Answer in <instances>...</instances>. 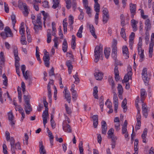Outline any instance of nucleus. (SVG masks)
Listing matches in <instances>:
<instances>
[{
	"label": "nucleus",
	"instance_id": "obj_11",
	"mask_svg": "<svg viewBox=\"0 0 154 154\" xmlns=\"http://www.w3.org/2000/svg\"><path fill=\"white\" fill-rule=\"evenodd\" d=\"M24 106L25 107L24 109L26 114H29L30 113V112L32 110L30 103H25L24 104Z\"/></svg>",
	"mask_w": 154,
	"mask_h": 154
},
{
	"label": "nucleus",
	"instance_id": "obj_39",
	"mask_svg": "<svg viewBox=\"0 0 154 154\" xmlns=\"http://www.w3.org/2000/svg\"><path fill=\"white\" fill-rule=\"evenodd\" d=\"M49 116H47L46 115H42V117L43 120V123L44 124V125L45 127V125L46 123H47V118Z\"/></svg>",
	"mask_w": 154,
	"mask_h": 154
},
{
	"label": "nucleus",
	"instance_id": "obj_4",
	"mask_svg": "<svg viewBox=\"0 0 154 154\" xmlns=\"http://www.w3.org/2000/svg\"><path fill=\"white\" fill-rule=\"evenodd\" d=\"M154 33H152L151 35V43L149 44V57L151 58L152 57V53L153 48L154 46Z\"/></svg>",
	"mask_w": 154,
	"mask_h": 154
},
{
	"label": "nucleus",
	"instance_id": "obj_50",
	"mask_svg": "<svg viewBox=\"0 0 154 154\" xmlns=\"http://www.w3.org/2000/svg\"><path fill=\"white\" fill-rule=\"evenodd\" d=\"M97 138L98 142L100 144L101 143L102 138L100 134H97Z\"/></svg>",
	"mask_w": 154,
	"mask_h": 154
},
{
	"label": "nucleus",
	"instance_id": "obj_45",
	"mask_svg": "<svg viewBox=\"0 0 154 154\" xmlns=\"http://www.w3.org/2000/svg\"><path fill=\"white\" fill-rule=\"evenodd\" d=\"M103 16H109L108 11L107 8H104L103 10Z\"/></svg>",
	"mask_w": 154,
	"mask_h": 154
},
{
	"label": "nucleus",
	"instance_id": "obj_37",
	"mask_svg": "<svg viewBox=\"0 0 154 154\" xmlns=\"http://www.w3.org/2000/svg\"><path fill=\"white\" fill-rule=\"evenodd\" d=\"M20 41L21 44L23 45H26L27 44V42L26 41V38L25 35H22L21 36Z\"/></svg>",
	"mask_w": 154,
	"mask_h": 154
},
{
	"label": "nucleus",
	"instance_id": "obj_2",
	"mask_svg": "<svg viewBox=\"0 0 154 154\" xmlns=\"http://www.w3.org/2000/svg\"><path fill=\"white\" fill-rule=\"evenodd\" d=\"M142 77L146 84H147L149 80L150 79V75L147 74V69L146 68H144L142 71Z\"/></svg>",
	"mask_w": 154,
	"mask_h": 154
},
{
	"label": "nucleus",
	"instance_id": "obj_19",
	"mask_svg": "<svg viewBox=\"0 0 154 154\" xmlns=\"http://www.w3.org/2000/svg\"><path fill=\"white\" fill-rule=\"evenodd\" d=\"M63 129L65 131L68 133L72 132V128L70 126L66 123L65 125L63 126Z\"/></svg>",
	"mask_w": 154,
	"mask_h": 154
},
{
	"label": "nucleus",
	"instance_id": "obj_31",
	"mask_svg": "<svg viewBox=\"0 0 154 154\" xmlns=\"http://www.w3.org/2000/svg\"><path fill=\"white\" fill-rule=\"evenodd\" d=\"M120 34L121 36L126 41V35L125 32V29L123 28L121 29Z\"/></svg>",
	"mask_w": 154,
	"mask_h": 154
},
{
	"label": "nucleus",
	"instance_id": "obj_54",
	"mask_svg": "<svg viewBox=\"0 0 154 154\" xmlns=\"http://www.w3.org/2000/svg\"><path fill=\"white\" fill-rule=\"evenodd\" d=\"M37 3L38 2H35V3H34L33 4L34 8L37 11H38L39 10V8L38 6V5L37 4Z\"/></svg>",
	"mask_w": 154,
	"mask_h": 154
},
{
	"label": "nucleus",
	"instance_id": "obj_20",
	"mask_svg": "<svg viewBox=\"0 0 154 154\" xmlns=\"http://www.w3.org/2000/svg\"><path fill=\"white\" fill-rule=\"evenodd\" d=\"M145 29L150 30L151 28V25L150 20L147 19L145 21Z\"/></svg>",
	"mask_w": 154,
	"mask_h": 154
},
{
	"label": "nucleus",
	"instance_id": "obj_36",
	"mask_svg": "<svg viewBox=\"0 0 154 154\" xmlns=\"http://www.w3.org/2000/svg\"><path fill=\"white\" fill-rule=\"evenodd\" d=\"M30 98L31 97L30 95H24V99L25 102V103H30Z\"/></svg>",
	"mask_w": 154,
	"mask_h": 154
},
{
	"label": "nucleus",
	"instance_id": "obj_44",
	"mask_svg": "<svg viewBox=\"0 0 154 154\" xmlns=\"http://www.w3.org/2000/svg\"><path fill=\"white\" fill-rule=\"evenodd\" d=\"M109 19V16H103V21L104 24L107 23Z\"/></svg>",
	"mask_w": 154,
	"mask_h": 154
},
{
	"label": "nucleus",
	"instance_id": "obj_15",
	"mask_svg": "<svg viewBox=\"0 0 154 154\" xmlns=\"http://www.w3.org/2000/svg\"><path fill=\"white\" fill-rule=\"evenodd\" d=\"M92 118L93 121V125L94 128H96L97 127L98 122V116L97 115H94L92 117Z\"/></svg>",
	"mask_w": 154,
	"mask_h": 154
},
{
	"label": "nucleus",
	"instance_id": "obj_64",
	"mask_svg": "<svg viewBox=\"0 0 154 154\" xmlns=\"http://www.w3.org/2000/svg\"><path fill=\"white\" fill-rule=\"evenodd\" d=\"M78 75L77 72H76L75 75L73 76V77L75 79V81L79 82V78L78 77Z\"/></svg>",
	"mask_w": 154,
	"mask_h": 154
},
{
	"label": "nucleus",
	"instance_id": "obj_9",
	"mask_svg": "<svg viewBox=\"0 0 154 154\" xmlns=\"http://www.w3.org/2000/svg\"><path fill=\"white\" fill-rule=\"evenodd\" d=\"M32 22L34 25V29L35 32L38 33L39 30V29L41 30L42 29V24L36 23L35 21L32 20Z\"/></svg>",
	"mask_w": 154,
	"mask_h": 154
},
{
	"label": "nucleus",
	"instance_id": "obj_18",
	"mask_svg": "<svg viewBox=\"0 0 154 154\" xmlns=\"http://www.w3.org/2000/svg\"><path fill=\"white\" fill-rule=\"evenodd\" d=\"M39 152L40 154H46V151L45 149L42 141L39 142Z\"/></svg>",
	"mask_w": 154,
	"mask_h": 154
},
{
	"label": "nucleus",
	"instance_id": "obj_3",
	"mask_svg": "<svg viewBox=\"0 0 154 154\" xmlns=\"http://www.w3.org/2000/svg\"><path fill=\"white\" fill-rule=\"evenodd\" d=\"M13 51L15 59V66L16 68H19L20 63L19 61L20 60V58L18 56V51L17 46H14V47Z\"/></svg>",
	"mask_w": 154,
	"mask_h": 154
},
{
	"label": "nucleus",
	"instance_id": "obj_38",
	"mask_svg": "<svg viewBox=\"0 0 154 154\" xmlns=\"http://www.w3.org/2000/svg\"><path fill=\"white\" fill-rule=\"evenodd\" d=\"M41 13L44 16L43 19L44 21H45L46 19L49 17V14L47 13H46L44 11H41Z\"/></svg>",
	"mask_w": 154,
	"mask_h": 154
},
{
	"label": "nucleus",
	"instance_id": "obj_49",
	"mask_svg": "<svg viewBox=\"0 0 154 154\" xmlns=\"http://www.w3.org/2000/svg\"><path fill=\"white\" fill-rule=\"evenodd\" d=\"M48 136L50 138V140H53L54 139V136L52 135V133L50 131H49L48 129Z\"/></svg>",
	"mask_w": 154,
	"mask_h": 154
},
{
	"label": "nucleus",
	"instance_id": "obj_63",
	"mask_svg": "<svg viewBox=\"0 0 154 154\" xmlns=\"http://www.w3.org/2000/svg\"><path fill=\"white\" fill-rule=\"evenodd\" d=\"M24 139H25L26 143V145L28 144V140L29 139V136L27 133H25L24 135Z\"/></svg>",
	"mask_w": 154,
	"mask_h": 154
},
{
	"label": "nucleus",
	"instance_id": "obj_10",
	"mask_svg": "<svg viewBox=\"0 0 154 154\" xmlns=\"http://www.w3.org/2000/svg\"><path fill=\"white\" fill-rule=\"evenodd\" d=\"M102 133L106 135L107 130V125L105 121H103L101 122Z\"/></svg>",
	"mask_w": 154,
	"mask_h": 154
},
{
	"label": "nucleus",
	"instance_id": "obj_59",
	"mask_svg": "<svg viewBox=\"0 0 154 154\" xmlns=\"http://www.w3.org/2000/svg\"><path fill=\"white\" fill-rule=\"evenodd\" d=\"M5 10V12L7 13H8L9 11V8L7 4H6L5 2L4 3Z\"/></svg>",
	"mask_w": 154,
	"mask_h": 154
},
{
	"label": "nucleus",
	"instance_id": "obj_43",
	"mask_svg": "<svg viewBox=\"0 0 154 154\" xmlns=\"http://www.w3.org/2000/svg\"><path fill=\"white\" fill-rule=\"evenodd\" d=\"M119 94H122L123 92V89L122 85L120 84H119L118 87Z\"/></svg>",
	"mask_w": 154,
	"mask_h": 154
},
{
	"label": "nucleus",
	"instance_id": "obj_62",
	"mask_svg": "<svg viewBox=\"0 0 154 154\" xmlns=\"http://www.w3.org/2000/svg\"><path fill=\"white\" fill-rule=\"evenodd\" d=\"M134 36L135 33L133 32H132L129 37V40L133 41Z\"/></svg>",
	"mask_w": 154,
	"mask_h": 154
},
{
	"label": "nucleus",
	"instance_id": "obj_12",
	"mask_svg": "<svg viewBox=\"0 0 154 154\" xmlns=\"http://www.w3.org/2000/svg\"><path fill=\"white\" fill-rule=\"evenodd\" d=\"M94 74L96 80H100L103 79V74L102 72L98 71L96 72Z\"/></svg>",
	"mask_w": 154,
	"mask_h": 154
},
{
	"label": "nucleus",
	"instance_id": "obj_47",
	"mask_svg": "<svg viewBox=\"0 0 154 154\" xmlns=\"http://www.w3.org/2000/svg\"><path fill=\"white\" fill-rule=\"evenodd\" d=\"M66 110L68 114H70L71 113V111L70 109L68 106V105L66 104L65 105Z\"/></svg>",
	"mask_w": 154,
	"mask_h": 154
},
{
	"label": "nucleus",
	"instance_id": "obj_61",
	"mask_svg": "<svg viewBox=\"0 0 154 154\" xmlns=\"http://www.w3.org/2000/svg\"><path fill=\"white\" fill-rule=\"evenodd\" d=\"M118 101L117 94L115 92H113V102Z\"/></svg>",
	"mask_w": 154,
	"mask_h": 154
},
{
	"label": "nucleus",
	"instance_id": "obj_23",
	"mask_svg": "<svg viewBox=\"0 0 154 154\" xmlns=\"http://www.w3.org/2000/svg\"><path fill=\"white\" fill-rule=\"evenodd\" d=\"M89 29L92 35L95 38H97V37L95 33V29L94 26L92 25L89 24Z\"/></svg>",
	"mask_w": 154,
	"mask_h": 154
},
{
	"label": "nucleus",
	"instance_id": "obj_48",
	"mask_svg": "<svg viewBox=\"0 0 154 154\" xmlns=\"http://www.w3.org/2000/svg\"><path fill=\"white\" fill-rule=\"evenodd\" d=\"M19 32L20 34L21 35H23L25 32V29L24 27H22V26H20Z\"/></svg>",
	"mask_w": 154,
	"mask_h": 154
},
{
	"label": "nucleus",
	"instance_id": "obj_30",
	"mask_svg": "<svg viewBox=\"0 0 154 154\" xmlns=\"http://www.w3.org/2000/svg\"><path fill=\"white\" fill-rule=\"evenodd\" d=\"M108 80L110 85H111L112 88L113 89L115 88V84L111 76H109L108 78Z\"/></svg>",
	"mask_w": 154,
	"mask_h": 154
},
{
	"label": "nucleus",
	"instance_id": "obj_5",
	"mask_svg": "<svg viewBox=\"0 0 154 154\" xmlns=\"http://www.w3.org/2000/svg\"><path fill=\"white\" fill-rule=\"evenodd\" d=\"M130 10L131 14V17L132 19L134 18V16L136 13V5L135 4L130 3Z\"/></svg>",
	"mask_w": 154,
	"mask_h": 154
},
{
	"label": "nucleus",
	"instance_id": "obj_58",
	"mask_svg": "<svg viewBox=\"0 0 154 154\" xmlns=\"http://www.w3.org/2000/svg\"><path fill=\"white\" fill-rule=\"evenodd\" d=\"M108 138H111L112 139V142H116V140H117V137H116L114 135L108 137Z\"/></svg>",
	"mask_w": 154,
	"mask_h": 154
},
{
	"label": "nucleus",
	"instance_id": "obj_29",
	"mask_svg": "<svg viewBox=\"0 0 154 154\" xmlns=\"http://www.w3.org/2000/svg\"><path fill=\"white\" fill-rule=\"evenodd\" d=\"M41 18L42 17L41 13L38 14L36 17V20L35 22L36 23L42 24V23L41 21Z\"/></svg>",
	"mask_w": 154,
	"mask_h": 154
},
{
	"label": "nucleus",
	"instance_id": "obj_53",
	"mask_svg": "<svg viewBox=\"0 0 154 154\" xmlns=\"http://www.w3.org/2000/svg\"><path fill=\"white\" fill-rule=\"evenodd\" d=\"M8 115L9 120L14 119V116L11 112H9Z\"/></svg>",
	"mask_w": 154,
	"mask_h": 154
},
{
	"label": "nucleus",
	"instance_id": "obj_33",
	"mask_svg": "<svg viewBox=\"0 0 154 154\" xmlns=\"http://www.w3.org/2000/svg\"><path fill=\"white\" fill-rule=\"evenodd\" d=\"M94 8L95 11L96 12L98 13L99 12L100 9V5L98 2H95Z\"/></svg>",
	"mask_w": 154,
	"mask_h": 154
},
{
	"label": "nucleus",
	"instance_id": "obj_57",
	"mask_svg": "<svg viewBox=\"0 0 154 154\" xmlns=\"http://www.w3.org/2000/svg\"><path fill=\"white\" fill-rule=\"evenodd\" d=\"M11 145V150L13 153H15V150L17 148L15 147L14 144Z\"/></svg>",
	"mask_w": 154,
	"mask_h": 154
},
{
	"label": "nucleus",
	"instance_id": "obj_26",
	"mask_svg": "<svg viewBox=\"0 0 154 154\" xmlns=\"http://www.w3.org/2000/svg\"><path fill=\"white\" fill-rule=\"evenodd\" d=\"M127 100L126 98H125L122 103V106L124 112H125L127 109V107L126 106Z\"/></svg>",
	"mask_w": 154,
	"mask_h": 154
},
{
	"label": "nucleus",
	"instance_id": "obj_16",
	"mask_svg": "<svg viewBox=\"0 0 154 154\" xmlns=\"http://www.w3.org/2000/svg\"><path fill=\"white\" fill-rule=\"evenodd\" d=\"M146 93L145 90L144 89H142L140 91L141 101L143 103V101L145 99L146 96Z\"/></svg>",
	"mask_w": 154,
	"mask_h": 154
},
{
	"label": "nucleus",
	"instance_id": "obj_51",
	"mask_svg": "<svg viewBox=\"0 0 154 154\" xmlns=\"http://www.w3.org/2000/svg\"><path fill=\"white\" fill-rule=\"evenodd\" d=\"M3 152L5 154H7L8 153L7 148L6 145L4 144L3 146Z\"/></svg>",
	"mask_w": 154,
	"mask_h": 154
},
{
	"label": "nucleus",
	"instance_id": "obj_46",
	"mask_svg": "<svg viewBox=\"0 0 154 154\" xmlns=\"http://www.w3.org/2000/svg\"><path fill=\"white\" fill-rule=\"evenodd\" d=\"M29 73L30 72H29L27 70L25 73V72H24V75H23V76H24L25 78L26 79H28L29 77Z\"/></svg>",
	"mask_w": 154,
	"mask_h": 154
},
{
	"label": "nucleus",
	"instance_id": "obj_27",
	"mask_svg": "<svg viewBox=\"0 0 154 154\" xmlns=\"http://www.w3.org/2000/svg\"><path fill=\"white\" fill-rule=\"evenodd\" d=\"M83 29V25H82L79 28L78 32L77 33V36L79 38H81L82 37V30Z\"/></svg>",
	"mask_w": 154,
	"mask_h": 154
},
{
	"label": "nucleus",
	"instance_id": "obj_22",
	"mask_svg": "<svg viewBox=\"0 0 154 154\" xmlns=\"http://www.w3.org/2000/svg\"><path fill=\"white\" fill-rule=\"evenodd\" d=\"M5 34L6 37H10L12 36V33L10 29L8 26L6 27L5 29Z\"/></svg>",
	"mask_w": 154,
	"mask_h": 154
},
{
	"label": "nucleus",
	"instance_id": "obj_6",
	"mask_svg": "<svg viewBox=\"0 0 154 154\" xmlns=\"http://www.w3.org/2000/svg\"><path fill=\"white\" fill-rule=\"evenodd\" d=\"M43 60L46 66L48 67L49 66V60L50 58L48 52L46 51L44 53Z\"/></svg>",
	"mask_w": 154,
	"mask_h": 154
},
{
	"label": "nucleus",
	"instance_id": "obj_21",
	"mask_svg": "<svg viewBox=\"0 0 154 154\" xmlns=\"http://www.w3.org/2000/svg\"><path fill=\"white\" fill-rule=\"evenodd\" d=\"M142 112L143 116L145 118H147L148 116L147 109L144 103L142 104Z\"/></svg>",
	"mask_w": 154,
	"mask_h": 154
},
{
	"label": "nucleus",
	"instance_id": "obj_28",
	"mask_svg": "<svg viewBox=\"0 0 154 154\" xmlns=\"http://www.w3.org/2000/svg\"><path fill=\"white\" fill-rule=\"evenodd\" d=\"M53 1V5L52 7L54 9H56L59 6V2L58 0H52Z\"/></svg>",
	"mask_w": 154,
	"mask_h": 154
},
{
	"label": "nucleus",
	"instance_id": "obj_14",
	"mask_svg": "<svg viewBox=\"0 0 154 154\" xmlns=\"http://www.w3.org/2000/svg\"><path fill=\"white\" fill-rule=\"evenodd\" d=\"M123 55L126 59L129 58L128 49L126 46H123L122 48Z\"/></svg>",
	"mask_w": 154,
	"mask_h": 154
},
{
	"label": "nucleus",
	"instance_id": "obj_55",
	"mask_svg": "<svg viewBox=\"0 0 154 154\" xmlns=\"http://www.w3.org/2000/svg\"><path fill=\"white\" fill-rule=\"evenodd\" d=\"M147 133V130L146 129H144L142 134L141 137L142 138H146Z\"/></svg>",
	"mask_w": 154,
	"mask_h": 154
},
{
	"label": "nucleus",
	"instance_id": "obj_35",
	"mask_svg": "<svg viewBox=\"0 0 154 154\" xmlns=\"http://www.w3.org/2000/svg\"><path fill=\"white\" fill-rule=\"evenodd\" d=\"M84 6L86 10V13L88 15L89 17H90L91 14V8L90 7L88 6V5H86V6L84 5Z\"/></svg>",
	"mask_w": 154,
	"mask_h": 154
},
{
	"label": "nucleus",
	"instance_id": "obj_41",
	"mask_svg": "<svg viewBox=\"0 0 154 154\" xmlns=\"http://www.w3.org/2000/svg\"><path fill=\"white\" fill-rule=\"evenodd\" d=\"M114 130L113 128H111L107 132L108 137L114 135Z\"/></svg>",
	"mask_w": 154,
	"mask_h": 154
},
{
	"label": "nucleus",
	"instance_id": "obj_34",
	"mask_svg": "<svg viewBox=\"0 0 154 154\" xmlns=\"http://www.w3.org/2000/svg\"><path fill=\"white\" fill-rule=\"evenodd\" d=\"M79 149L80 154H84L83 152L84 149L83 146V143L82 141H80L79 143Z\"/></svg>",
	"mask_w": 154,
	"mask_h": 154
},
{
	"label": "nucleus",
	"instance_id": "obj_7",
	"mask_svg": "<svg viewBox=\"0 0 154 154\" xmlns=\"http://www.w3.org/2000/svg\"><path fill=\"white\" fill-rule=\"evenodd\" d=\"M63 93H64V96L65 98L67 100L68 102L70 103L71 101V98L70 93L69 91L67 90V88L65 87Z\"/></svg>",
	"mask_w": 154,
	"mask_h": 154
},
{
	"label": "nucleus",
	"instance_id": "obj_13",
	"mask_svg": "<svg viewBox=\"0 0 154 154\" xmlns=\"http://www.w3.org/2000/svg\"><path fill=\"white\" fill-rule=\"evenodd\" d=\"M75 86L74 84H72L71 89V91L72 92V98L74 101H75L78 96L76 91L74 89V87Z\"/></svg>",
	"mask_w": 154,
	"mask_h": 154
},
{
	"label": "nucleus",
	"instance_id": "obj_52",
	"mask_svg": "<svg viewBox=\"0 0 154 154\" xmlns=\"http://www.w3.org/2000/svg\"><path fill=\"white\" fill-rule=\"evenodd\" d=\"M120 124L119 122L116 123L115 127L117 131H118L120 129Z\"/></svg>",
	"mask_w": 154,
	"mask_h": 154
},
{
	"label": "nucleus",
	"instance_id": "obj_25",
	"mask_svg": "<svg viewBox=\"0 0 154 154\" xmlns=\"http://www.w3.org/2000/svg\"><path fill=\"white\" fill-rule=\"evenodd\" d=\"M110 48H106L104 49V53L105 57L107 59L108 58L110 55Z\"/></svg>",
	"mask_w": 154,
	"mask_h": 154
},
{
	"label": "nucleus",
	"instance_id": "obj_24",
	"mask_svg": "<svg viewBox=\"0 0 154 154\" xmlns=\"http://www.w3.org/2000/svg\"><path fill=\"white\" fill-rule=\"evenodd\" d=\"M22 5L24 8V11H23V14L25 16H27L28 15L29 13V12L28 11V7L26 5L25 3H22Z\"/></svg>",
	"mask_w": 154,
	"mask_h": 154
},
{
	"label": "nucleus",
	"instance_id": "obj_40",
	"mask_svg": "<svg viewBox=\"0 0 154 154\" xmlns=\"http://www.w3.org/2000/svg\"><path fill=\"white\" fill-rule=\"evenodd\" d=\"M11 19L12 21L13 27H15V24L16 23V17L15 15L14 14H13L11 16Z\"/></svg>",
	"mask_w": 154,
	"mask_h": 154
},
{
	"label": "nucleus",
	"instance_id": "obj_56",
	"mask_svg": "<svg viewBox=\"0 0 154 154\" xmlns=\"http://www.w3.org/2000/svg\"><path fill=\"white\" fill-rule=\"evenodd\" d=\"M49 74L50 76H51L54 75V69L53 67H52L51 69L50 70L49 72Z\"/></svg>",
	"mask_w": 154,
	"mask_h": 154
},
{
	"label": "nucleus",
	"instance_id": "obj_60",
	"mask_svg": "<svg viewBox=\"0 0 154 154\" xmlns=\"http://www.w3.org/2000/svg\"><path fill=\"white\" fill-rule=\"evenodd\" d=\"M127 127H122V134H125V133L128 132L127 131Z\"/></svg>",
	"mask_w": 154,
	"mask_h": 154
},
{
	"label": "nucleus",
	"instance_id": "obj_8",
	"mask_svg": "<svg viewBox=\"0 0 154 154\" xmlns=\"http://www.w3.org/2000/svg\"><path fill=\"white\" fill-rule=\"evenodd\" d=\"M132 74L131 71L128 72L127 74L125 76L124 79L122 80V83H126L128 82L129 80L131 79Z\"/></svg>",
	"mask_w": 154,
	"mask_h": 154
},
{
	"label": "nucleus",
	"instance_id": "obj_42",
	"mask_svg": "<svg viewBox=\"0 0 154 154\" xmlns=\"http://www.w3.org/2000/svg\"><path fill=\"white\" fill-rule=\"evenodd\" d=\"M138 52L139 55L140 56V57L142 59L144 57L143 54L144 50L141 49V50H138Z\"/></svg>",
	"mask_w": 154,
	"mask_h": 154
},
{
	"label": "nucleus",
	"instance_id": "obj_17",
	"mask_svg": "<svg viewBox=\"0 0 154 154\" xmlns=\"http://www.w3.org/2000/svg\"><path fill=\"white\" fill-rule=\"evenodd\" d=\"M131 22V25L133 28V31L134 32L136 31L137 30V24L138 23V22L134 19H132Z\"/></svg>",
	"mask_w": 154,
	"mask_h": 154
},
{
	"label": "nucleus",
	"instance_id": "obj_1",
	"mask_svg": "<svg viewBox=\"0 0 154 154\" xmlns=\"http://www.w3.org/2000/svg\"><path fill=\"white\" fill-rule=\"evenodd\" d=\"M103 46L101 44L99 45H97L96 47L94 50V54L95 58L94 61L97 63L98 62L99 59L100 55H102L103 54Z\"/></svg>",
	"mask_w": 154,
	"mask_h": 154
},
{
	"label": "nucleus",
	"instance_id": "obj_32",
	"mask_svg": "<svg viewBox=\"0 0 154 154\" xmlns=\"http://www.w3.org/2000/svg\"><path fill=\"white\" fill-rule=\"evenodd\" d=\"M98 87L95 86L93 88V94L95 98L97 99L98 98V96L97 95L98 93Z\"/></svg>",
	"mask_w": 154,
	"mask_h": 154
}]
</instances>
